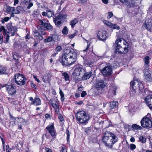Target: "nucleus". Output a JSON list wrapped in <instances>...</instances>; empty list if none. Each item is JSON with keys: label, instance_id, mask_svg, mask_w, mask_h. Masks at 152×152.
Listing matches in <instances>:
<instances>
[{"label": "nucleus", "instance_id": "1", "mask_svg": "<svg viewBox=\"0 0 152 152\" xmlns=\"http://www.w3.org/2000/svg\"><path fill=\"white\" fill-rule=\"evenodd\" d=\"M77 56L76 50H75L70 48H67L64 49L59 61L63 66L69 65L76 62Z\"/></svg>", "mask_w": 152, "mask_h": 152}, {"label": "nucleus", "instance_id": "2", "mask_svg": "<svg viewBox=\"0 0 152 152\" xmlns=\"http://www.w3.org/2000/svg\"><path fill=\"white\" fill-rule=\"evenodd\" d=\"M102 141L107 147L112 148L114 144L118 141V138L113 134L106 131L102 138Z\"/></svg>", "mask_w": 152, "mask_h": 152}, {"label": "nucleus", "instance_id": "3", "mask_svg": "<svg viewBox=\"0 0 152 152\" xmlns=\"http://www.w3.org/2000/svg\"><path fill=\"white\" fill-rule=\"evenodd\" d=\"M122 39V38L117 39L113 44V46L115 48V51L118 53L125 54L128 51V43L126 41L123 40V45H121Z\"/></svg>", "mask_w": 152, "mask_h": 152}, {"label": "nucleus", "instance_id": "4", "mask_svg": "<svg viewBox=\"0 0 152 152\" xmlns=\"http://www.w3.org/2000/svg\"><path fill=\"white\" fill-rule=\"evenodd\" d=\"M75 116L76 120L79 123L82 125L87 124L89 120V116L84 111L81 110L77 112Z\"/></svg>", "mask_w": 152, "mask_h": 152}, {"label": "nucleus", "instance_id": "5", "mask_svg": "<svg viewBox=\"0 0 152 152\" xmlns=\"http://www.w3.org/2000/svg\"><path fill=\"white\" fill-rule=\"evenodd\" d=\"M143 86L142 83L138 80L134 81H131L130 82V93H132L135 94L137 90H141L143 88Z\"/></svg>", "mask_w": 152, "mask_h": 152}, {"label": "nucleus", "instance_id": "6", "mask_svg": "<svg viewBox=\"0 0 152 152\" xmlns=\"http://www.w3.org/2000/svg\"><path fill=\"white\" fill-rule=\"evenodd\" d=\"M15 83L18 85L22 86L25 84L26 79L25 77L20 73H17L14 75Z\"/></svg>", "mask_w": 152, "mask_h": 152}, {"label": "nucleus", "instance_id": "7", "mask_svg": "<svg viewBox=\"0 0 152 152\" xmlns=\"http://www.w3.org/2000/svg\"><path fill=\"white\" fill-rule=\"evenodd\" d=\"M141 125L144 128H151L152 126V122L151 120L147 117H144L140 121Z\"/></svg>", "mask_w": 152, "mask_h": 152}, {"label": "nucleus", "instance_id": "8", "mask_svg": "<svg viewBox=\"0 0 152 152\" xmlns=\"http://www.w3.org/2000/svg\"><path fill=\"white\" fill-rule=\"evenodd\" d=\"M66 18L65 15L60 13L55 18H53V21L56 26H59L62 23L61 21Z\"/></svg>", "mask_w": 152, "mask_h": 152}, {"label": "nucleus", "instance_id": "9", "mask_svg": "<svg viewBox=\"0 0 152 152\" xmlns=\"http://www.w3.org/2000/svg\"><path fill=\"white\" fill-rule=\"evenodd\" d=\"M45 129L48 132L51 136L54 138L56 136V133L55 130L54 126V124L52 123L51 124L49 125L45 128Z\"/></svg>", "mask_w": 152, "mask_h": 152}, {"label": "nucleus", "instance_id": "10", "mask_svg": "<svg viewBox=\"0 0 152 152\" xmlns=\"http://www.w3.org/2000/svg\"><path fill=\"white\" fill-rule=\"evenodd\" d=\"M98 38L100 40L104 41L106 40L107 38L106 32L102 29L99 30L97 32Z\"/></svg>", "mask_w": 152, "mask_h": 152}, {"label": "nucleus", "instance_id": "11", "mask_svg": "<svg viewBox=\"0 0 152 152\" xmlns=\"http://www.w3.org/2000/svg\"><path fill=\"white\" fill-rule=\"evenodd\" d=\"M112 68L111 65H107L101 70V72L104 75L108 76L112 74Z\"/></svg>", "mask_w": 152, "mask_h": 152}, {"label": "nucleus", "instance_id": "12", "mask_svg": "<svg viewBox=\"0 0 152 152\" xmlns=\"http://www.w3.org/2000/svg\"><path fill=\"white\" fill-rule=\"evenodd\" d=\"M7 28L9 30L8 33L11 34L12 36H14L17 31L16 27L12 26V23H10L7 24Z\"/></svg>", "mask_w": 152, "mask_h": 152}, {"label": "nucleus", "instance_id": "13", "mask_svg": "<svg viewBox=\"0 0 152 152\" xmlns=\"http://www.w3.org/2000/svg\"><path fill=\"white\" fill-rule=\"evenodd\" d=\"M86 72L85 69L80 67H76L74 71V73L77 76H81L83 75Z\"/></svg>", "mask_w": 152, "mask_h": 152}, {"label": "nucleus", "instance_id": "14", "mask_svg": "<svg viewBox=\"0 0 152 152\" xmlns=\"http://www.w3.org/2000/svg\"><path fill=\"white\" fill-rule=\"evenodd\" d=\"M143 28H145L148 31H152V20L149 19L145 21L143 26Z\"/></svg>", "mask_w": 152, "mask_h": 152}, {"label": "nucleus", "instance_id": "15", "mask_svg": "<svg viewBox=\"0 0 152 152\" xmlns=\"http://www.w3.org/2000/svg\"><path fill=\"white\" fill-rule=\"evenodd\" d=\"M116 87L115 86L112 85L110 86L109 92L108 94V98H110L113 95L116 94Z\"/></svg>", "mask_w": 152, "mask_h": 152}, {"label": "nucleus", "instance_id": "16", "mask_svg": "<svg viewBox=\"0 0 152 152\" xmlns=\"http://www.w3.org/2000/svg\"><path fill=\"white\" fill-rule=\"evenodd\" d=\"M116 87L115 86L112 85L110 86L109 92L108 94V98H110L113 95L116 94Z\"/></svg>", "mask_w": 152, "mask_h": 152}, {"label": "nucleus", "instance_id": "17", "mask_svg": "<svg viewBox=\"0 0 152 152\" xmlns=\"http://www.w3.org/2000/svg\"><path fill=\"white\" fill-rule=\"evenodd\" d=\"M29 100L31 101V104L32 105L37 106L41 104V100L39 98L35 97L34 99L32 97H31L29 98Z\"/></svg>", "mask_w": 152, "mask_h": 152}, {"label": "nucleus", "instance_id": "18", "mask_svg": "<svg viewBox=\"0 0 152 152\" xmlns=\"http://www.w3.org/2000/svg\"><path fill=\"white\" fill-rule=\"evenodd\" d=\"M15 88V87L12 85H8L6 87L8 93L10 95L13 94L16 92Z\"/></svg>", "mask_w": 152, "mask_h": 152}, {"label": "nucleus", "instance_id": "19", "mask_svg": "<svg viewBox=\"0 0 152 152\" xmlns=\"http://www.w3.org/2000/svg\"><path fill=\"white\" fill-rule=\"evenodd\" d=\"M105 86L104 81L102 80L97 81L95 85V87L96 89L100 90L104 88Z\"/></svg>", "mask_w": 152, "mask_h": 152}, {"label": "nucleus", "instance_id": "20", "mask_svg": "<svg viewBox=\"0 0 152 152\" xmlns=\"http://www.w3.org/2000/svg\"><path fill=\"white\" fill-rule=\"evenodd\" d=\"M103 23L108 26L111 28H113V29L118 30L120 29V27L118 26L116 24L112 23L108 20H104L103 21Z\"/></svg>", "mask_w": 152, "mask_h": 152}, {"label": "nucleus", "instance_id": "21", "mask_svg": "<svg viewBox=\"0 0 152 152\" xmlns=\"http://www.w3.org/2000/svg\"><path fill=\"white\" fill-rule=\"evenodd\" d=\"M145 100L150 109L152 110V95L147 96L145 98Z\"/></svg>", "mask_w": 152, "mask_h": 152}, {"label": "nucleus", "instance_id": "22", "mask_svg": "<svg viewBox=\"0 0 152 152\" xmlns=\"http://www.w3.org/2000/svg\"><path fill=\"white\" fill-rule=\"evenodd\" d=\"M22 2L25 4V7L27 9H29L33 6L32 3L30 2L31 0H21Z\"/></svg>", "mask_w": 152, "mask_h": 152}, {"label": "nucleus", "instance_id": "23", "mask_svg": "<svg viewBox=\"0 0 152 152\" xmlns=\"http://www.w3.org/2000/svg\"><path fill=\"white\" fill-rule=\"evenodd\" d=\"M57 36L54 34H51L48 36L47 38L45 39L44 42H49L52 41H56L55 38Z\"/></svg>", "mask_w": 152, "mask_h": 152}, {"label": "nucleus", "instance_id": "24", "mask_svg": "<svg viewBox=\"0 0 152 152\" xmlns=\"http://www.w3.org/2000/svg\"><path fill=\"white\" fill-rule=\"evenodd\" d=\"M92 75V73L91 72H88L84 73L81 76L82 79L84 80L89 79Z\"/></svg>", "mask_w": 152, "mask_h": 152}, {"label": "nucleus", "instance_id": "25", "mask_svg": "<svg viewBox=\"0 0 152 152\" xmlns=\"http://www.w3.org/2000/svg\"><path fill=\"white\" fill-rule=\"evenodd\" d=\"M13 58L15 61L16 64L17 65H19V62L18 61L20 58L19 55L15 52L13 53Z\"/></svg>", "mask_w": 152, "mask_h": 152}, {"label": "nucleus", "instance_id": "26", "mask_svg": "<svg viewBox=\"0 0 152 152\" xmlns=\"http://www.w3.org/2000/svg\"><path fill=\"white\" fill-rule=\"evenodd\" d=\"M138 3V1L136 0H129L128 4L127 5L129 6L130 7H135L137 5Z\"/></svg>", "mask_w": 152, "mask_h": 152}, {"label": "nucleus", "instance_id": "27", "mask_svg": "<svg viewBox=\"0 0 152 152\" xmlns=\"http://www.w3.org/2000/svg\"><path fill=\"white\" fill-rule=\"evenodd\" d=\"M118 102L117 101H113L110 103V107L111 109L115 108L118 106Z\"/></svg>", "mask_w": 152, "mask_h": 152}, {"label": "nucleus", "instance_id": "28", "mask_svg": "<svg viewBox=\"0 0 152 152\" xmlns=\"http://www.w3.org/2000/svg\"><path fill=\"white\" fill-rule=\"evenodd\" d=\"M38 33L42 35H45L46 34V32L45 29L40 26H38Z\"/></svg>", "mask_w": 152, "mask_h": 152}, {"label": "nucleus", "instance_id": "29", "mask_svg": "<svg viewBox=\"0 0 152 152\" xmlns=\"http://www.w3.org/2000/svg\"><path fill=\"white\" fill-rule=\"evenodd\" d=\"M15 10V8L14 7L7 6L6 9V12L8 13H10L13 12Z\"/></svg>", "mask_w": 152, "mask_h": 152}, {"label": "nucleus", "instance_id": "30", "mask_svg": "<svg viewBox=\"0 0 152 152\" xmlns=\"http://www.w3.org/2000/svg\"><path fill=\"white\" fill-rule=\"evenodd\" d=\"M42 80L44 83L49 81L50 80V79L49 77V74L48 73L45 74L43 77Z\"/></svg>", "mask_w": 152, "mask_h": 152}, {"label": "nucleus", "instance_id": "31", "mask_svg": "<svg viewBox=\"0 0 152 152\" xmlns=\"http://www.w3.org/2000/svg\"><path fill=\"white\" fill-rule=\"evenodd\" d=\"M149 66V64L144 63V66H143L144 68L143 72L144 73L147 74L148 73Z\"/></svg>", "mask_w": 152, "mask_h": 152}, {"label": "nucleus", "instance_id": "32", "mask_svg": "<svg viewBox=\"0 0 152 152\" xmlns=\"http://www.w3.org/2000/svg\"><path fill=\"white\" fill-rule=\"evenodd\" d=\"M46 20L44 19L42 20H40L38 21L39 24L44 27L46 26V24H47L46 23Z\"/></svg>", "mask_w": 152, "mask_h": 152}, {"label": "nucleus", "instance_id": "33", "mask_svg": "<svg viewBox=\"0 0 152 152\" xmlns=\"http://www.w3.org/2000/svg\"><path fill=\"white\" fill-rule=\"evenodd\" d=\"M62 76L64 77V79L65 81L69 80V76L68 74L66 72H64L62 74Z\"/></svg>", "mask_w": 152, "mask_h": 152}, {"label": "nucleus", "instance_id": "34", "mask_svg": "<svg viewBox=\"0 0 152 152\" xmlns=\"http://www.w3.org/2000/svg\"><path fill=\"white\" fill-rule=\"evenodd\" d=\"M144 74L146 80L147 81H150L151 80V74L148 72L147 74Z\"/></svg>", "mask_w": 152, "mask_h": 152}, {"label": "nucleus", "instance_id": "35", "mask_svg": "<svg viewBox=\"0 0 152 152\" xmlns=\"http://www.w3.org/2000/svg\"><path fill=\"white\" fill-rule=\"evenodd\" d=\"M6 68L3 66H0V74H6Z\"/></svg>", "mask_w": 152, "mask_h": 152}, {"label": "nucleus", "instance_id": "36", "mask_svg": "<svg viewBox=\"0 0 152 152\" xmlns=\"http://www.w3.org/2000/svg\"><path fill=\"white\" fill-rule=\"evenodd\" d=\"M46 12L47 13V16L48 18H50L53 16V12L52 11H51L50 9H48L47 10Z\"/></svg>", "mask_w": 152, "mask_h": 152}, {"label": "nucleus", "instance_id": "37", "mask_svg": "<svg viewBox=\"0 0 152 152\" xmlns=\"http://www.w3.org/2000/svg\"><path fill=\"white\" fill-rule=\"evenodd\" d=\"M78 20L76 18L71 21L70 23V24L71 26L72 27V28H73L74 27L75 25L76 24L78 23Z\"/></svg>", "mask_w": 152, "mask_h": 152}, {"label": "nucleus", "instance_id": "38", "mask_svg": "<svg viewBox=\"0 0 152 152\" xmlns=\"http://www.w3.org/2000/svg\"><path fill=\"white\" fill-rule=\"evenodd\" d=\"M48 31H52L53 29V27L50 23H47L45 27Z\"/></svg>", "mask_w": 152, "mask_h": 152}, {"label": "nucleus", "instance_id": "39", "mask_svg": "<svg viewBox=\"0 0 152 152\" xmlns=\"http://www.w3.org/2000/svg\"><path fill=\"white\" fill-rule=\"evenodd\" d=\"M84 132L86 133L87 134H89L91 131V127H86L84 128Z\"/></svg>", "mask_w": 152, "mask_h": 152}, {"label": "nucleus", "instance_id": "40", "mask_svg": "<svg viewBox=\"0 0 152 152\" xmlns=\"http://www.w3.org/2000/svg\"><path fill=\"white\" fill-rule=\"evenodd\" d=\"M59 93L61 96V102H63L64 101L65 99V98L64 97V94L60 88H59Z\"/></svg>", "mask_w": 152, "mask_h": 152}, {"label": "nucleus", "instance_id": "41", "mask_svg": "<svg viewBox=\"0 0 152 152\" xmlns=\"http://www.w3.org/2000/svg\"><path fill=\"white\" fill-rule=\"evenodd\" d=\"M150 60V58L148 56H146L143 59V61L145 64H149V62Z\"/></svg>", "mask_w": 152, "mask_h": 152}, {"label": "nucleus", "instance_id": "42", "mask_svg": "<svg viewBox=\"0 0 152 152\" xmlns=\"http://www.w3.org/2000/svg\"><path fill=\"white\" fill-rule=\"evenodd\" d=\"M132 127L134 129L136 130L140 129H141V127L140 126L136 124H133L132 125Z\"/></svg>", "mask_w": 152, "mask_h": 152}, {"label": "nucleus", "instance_id": "43", "mask_svg": "<svg viewBox=\"0 0 152 152\" xmlns=\"http://www.w3.org/2000/svg\"><path fill=\"white\" fill-rule=\"evenodd\" d=\"M0 32H2L4 35H6L7 33V31L5 28L3 26H2L0 27Z\"/></svg>", "mask_w": 152, "mask_h": 152}, {"label": "nucleus", "instance_id": "44", "mask_svg": "<svg viewBox=\"0 0 152 152\" xmlns=\"http://www.w3.org/2000/svg\"><path fill=\"white\" fill-rule=\"evenodd\" d=\"M68 30L66 26H64L62 31L63 34L64 35H66L68 34Z\"/></svg>", "mask_w": 152, "mask_h": 152}, {"label": "nucleus", "instance_id": "45", "mask_svg": "<svg viewBox=\"0 0 152 152\" xmlns=\"http://www.w3.org/2000/svg\"><path fill=\"white\" fill-rule=\"evenodd\" d=\"M146 139L143 136H140L139 137V141L142 143H145L146 141Z\"/></svg>", "mask_w": 152, "mask_h": 152}, {"label": "nucleus", "instance_id": "46", "mask_svg": "<svg viewBox=\"0 0 152 152\" xmlns=\"http://www.w3.org/2000/svg\"><path fill=\"white\" fill-rule=\"evenodd\" d=\"M51 105L54 108H56L57 107H59L58 104L56 101L54 103H53Z\"/></svg>", "mask_w": 152, "mask_h": 152}, {"label": "nucleus", "instance_id": "47", "mask_svg": "<svg viewBox=\"0 0 152 152\" xmlns=\"http://www.w3.org/2000/svg\"><path fill=\"white\" fill-rule=\"evenodd\" d=\"M66 134L67 135V137H66L67 141V142H68L69 141L70 135H69V132L68 129H67L66 130Z\"/></svg>", "mask_w": 152, "mask_h": 152}, {"label": "nucleus", "instance_id": "48", "mask_svg": "<svg viewBox=\"0 0 152 152\" xmlns=\"http://www.w3.org/2000/svg\"><path fill=\"white\" fill-rule=\"evenodd\" d=\"M129 148L132 151H133L136 148V146L134 144H131L130 145Z\"/></svg>", "mask_w": 152, "mask_h": 152}, {"label": "nucleus", "instance_id": "49", "mask_svg": "<svg viewBox=\"0 0 152 152\" xmlns=\"http://www.w3.org/2000/svg\"><path fill=\"white\" fill-rule=\"evenodd\" d=\"M62 50L61 47L60 46H57L56 47L55 49V52H56L58 53V52Z\"/></svg>", "mask_w": 152, "mask_h": 152}, {"label": "nucleus", "instance_id": "50", "mask_svg": "<svg viewBox=\"0 0 152 152\" xmlns=\"http://www.w3.org/2000/svg\"><path fill=\"white\" fill-rule=\"evenodd\" d=\"M60 152H67V148L65 146H63Z\"/></svg>", "mask_w": 152, "mask_h": 152}, {"label": "nucleus", "instance_id": "51", "mask_svg": "<svg viewBox=\"0 0 152 152\" xmlns=\"http://www.w3.org/2000/svg\"><path fill=\"white\" fill-rule=\"evenodd\" d=\"M10 19V18L8 17H5L4 18L1 20V22L3 23H4L5 22H7Z\"/></svg>", "mask_w": 152, "mask_h": 152}, {"label": "nucleus", "instance_id": "52", "mask_svg": "<svg viewBox=\"0 0 152 152\" xmlns=\"http://www.w3.org/2000/svg\"><path fill=\"white\" fill-rule=\"evenodd\" d=\"M129 1V0H120V1L121 3L126 5L128 4Z\"/></svg>", "mask_w": 152, "mask_h": 152}, {"label": "nucleus", "instance_id": "53", "mask_svg": "<svg viewBox=\"0 0 152 152\" xmlns=\"http://www.w3.org/2000/svg\"><path fill=\"white\" fill-rule=\"evenodd\" d=\"M92 58L94 59V61H97L99 59V57L96 55L92 56Z\"/></svg>", "mask_w": 152, "mask_h": 152}, {"label": "nucleus", "instance_id": "54", "mask_svg": "<svg viewBox=\"0 0 152 152\" xmlns=\"http://www.w3.org/2000/svg\"><path fill=\"white\" fill-rule=\"evenodd\" d=\"M50 135H51L50 134L46 131L45 134V136L48 139L50 138L51 137Z\"/></svg>", "mask_w": 152, "mask_h": 152}, {"label": "nucleus", "instance_id": "55", "mask_svg": "<svg viewBox=\"0 0 152 152\" xmlns=\"http://www.w3.org/2000/svg\"><path fill=\"white\" fill-rule=\"evenodd\" d=\"M9 33H7L6 35H4L5 36H6V43H7L8 42L9 40Z\"/></svg>", "mask_w": 152, "mask_h": 152}, {"label": "nucleus", "instance_id": "56", "mask_svg": "<svg viewBox=\"0 0 152 152\" xmlns=\"http://www.w3.org/2000/svg\"><path fill=\"white\" fill-rule=\"evenodd\" d=\"M113 15V14L111 12H109L108 13V18H110Z\"/></svg>", "mask_w": 152, "mask_h": 152}, {"label": "nucleus", "instance_id": "57", "mask_svg": "<svg viewBox=\"0 0 152 152\" xmlns=\"http://www.w3.org/2000/svg\"><path fill=\"white\" fill-rule=\"evenodd\" d=\"M58 118L61 121H62L64 120V118L63 116L60 114H59L58 116Z\"/></svg>", "mask_w": 152, "mask_h": 152}, {"label": "nucleus", "instance_id": "58", "mask_svg": "<svg viewBox=\"0 0 152 152\" xmlns=\"http://www.w3.org/2000/svg\"><path fill=\"white\" fill-rule=\"evenodd\" d=\"M76 35L75 33L73 34H69L68 35V37L70 39H72L74 38L75 36Z\"/></svg>", "mask_w": 152, "mask_h": 152}, {"label": "nucleus", "instance_id": "59", "mask_svg": "<svg viewBox=\"0 0 152 152\" xmlns=\"http://www.w3.org/2000/svg\"><path fill=\"white\" fill-rule=\"evenodd\" d=\"M36 36H37L39 40H42L43 39V37L40 34L38 33L37 35H36Z\"/></svg>", "mask_w": 152, "mask_h": 152}, {"label": "nucleus", "instance_id": "60", "mask_svg": "<svg viewBox=\"0 0 152 152\" xmlns=\"http://www.w3.org/2000/svg\"><path fill=\"white\" fill-rule=\"evenodd\" d=\"M3 41V36L1 34H0V44H1Z\"/></svg>", "mask_w": 152, "mask_h": 152}, {"label": "nucleus", "instance_id": "61", "mask_svg": "<svg viewBox=\"0 0 152 152\" xmlns=\"http://www.w3.org/2000/svg\"><path fill=\"white\" fill-rule=\"evenodd\" d=\"M56 101L55 100V99L53 98H51L50 100L49 101L50 102L51 104H52L53 103H54Z\"/></svg>", "mask_w": 152, "mask_h": 152}, {"label": "nucleus", "instance_id": "62", "mask_svg": "<svg viewBox=\"0 0 152 152\" xmlns=\"http://www.w3.org/2000/svg\"><path fill=\"white\" fill-rule=\"evenodd\" d=\"M86 92L83 91L81 93V96L82 97H84L86 95Z\"/></svg>", "mask_w": 152, "mask_h": 152}, {"label": "nucleus", "instance_id": "63", "mask_svg": "<svg viewBox=\"0 0 152 152\" xmlns=\"http://www.w3.org/2000/svg\"><path fill=\"white\" fill-rule=\"evenodd\" d=\"M18 9H19V7H17V10H15V11H13V12H14V13L15 14H19V13H20V12L18 10Z\"/></svg>", "mask_w": 152, "mask_h": 152}, {"label": "nucleus", "instance_id": "64", "mask_svg": "<svg viewBox=\"0 0 152 152\" xmlns=\"http://www.w3.org/2000/svg\"><path fill=\"white\" fill-rule=\"evenodd\" d=\"M33 14L35 15H38L39 14V10H35L33 12Z\"/></svg>", "mask_w": 152, "mask_h": 152}]
</instances>
